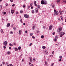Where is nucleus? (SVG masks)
Returning a JSON list of instances; mask_svg holds the SVG:
<instances>
[{
    "instance_id": "obj_1",
    "label": "nucleus",
    "mask_w": 66,
    "mask_h": 66,
    "mask_svg": "<svg viewBox=\"0 0 66 66\" xmlns=\"http://www.w3.org/2000/svg\"><path fill=\"white\" fill-rule=\"evenodd\" d=\"M62 27H60L59 29H58L57 30V32H59V34H62V35H64L65 34V32H62Z\"/></svg>"
},
{
    "instance_id": "obj_2",
    "label": "nucleus",
    "mask_w": 66,
    "mask_h": 66,
    "mask_svg": "<svg viewBox=\"0 0 66 66\" xmlns=\"http://www.w3.org/2000/svg\"><path fill=\"white\" fill-rule=\"evenodd\" d=\"M54 12L55 14L56 15H59V12H58V11H56V10H54Z\"/></svg>"
},
{
    "instance_id": "obj_3",
    "label": "nucleus",
    "mask_w": 66,
    "mask_h": 66,
    "mask_svg": "<svg viewBox=\"0 0 66 66\" xmlns=\"http://www.w3.org/2000/svg\"><path fill=\"white\" fill-rule=\"evenodd\" d=\"M24 16L25 18H28L29 17V16L28 14H25L24 15Z\"/></svg>"
},
{
    "instance_id": "obj_4",
    "label": "nucleus",
    "mask_w": 66,
    "mask_h": 66,
    "mask_svg": "<svg viewBox=\"0 0 66 66\" xmlns=\"http://www.w3.org/2000/svg\"><path fill=\"white\" fill-rule=\"evenodd\" d=\"M3 44L5 46H6L7 45V42L6 41H5L3 43Z\"/></svg>"
},
{
    "instance_id": "obj_5",
    "label": "nucleus",
    "mask_w": 66,
    "mask_h": 66,
    "mask_svg": "<svg viewBox=\"0 0 66 66\" xmlns=\"http://www.w3.org/2000/svg\"><path fill=\"white\" fill-rule=\"evenodd\" d=\"M52 26L50 25L49 27V30H52Z\"/></svg>"
},
{
    "instance_id": "obj_6",
    "label": "nucleus",
    "mask_w": 66,
    "mask_h": 66,
    "mask_svg": "<svg viewBox=\"0 0 66 66\" xmlns=\"http://www.w3.org/2000/svg\"><path fill=\"white\" fill-rule=\"evenodd\" d=\"M35 10L36 13H38V8L36 9Z\"/></svg>"
},
{
    "instance_id": "obj_7",
    "label": "nucleus",
    "mask_w": 66,
    "mask_h": 66,
    "mask_svg": "<svg viewBox=\"0 0 66 66\" xmlns=\"http://www.w3.org/2000/svg\"><path fill=\"white\" fill-rule=\"evenodd\" d=\"M33 60H32V57H30V62H32V61Z\"/></svg>"
},
{
    "instance_id": "obj_8",
    "label": "nucleus",
    "mask_w": 66,
    "mask_h": 66,
    "mask_svg": "<svg viewBox=\"0 0 66 66\" xmlns=\"http://www.w3.org/2000/svg\"><path fill=\"white\" fill-rule=\"evenodd\" d=\"M41 3L42 4H44V1H42L41 2Z\"/></svg>"
},
{
    "instance_id": "obj_9",
    "label": "nucleus",
    "mask_w": 66,
    "mask_h": 66,
    "mask_svg": "<svg viewBox=\"0 0 66 66\" xmlns=\"http://www.w3.org/2000/svg\"><path fill=\"white\" fill-rule=\"evenodd\" d=\"M44 4H47V1H44Z\"/></svg>"
},
{
    "instance_id": "obj_10",
    "label": "nucleus",
    "mask_w": 66,
    "mask_h": 66,
    "mask_svg": "<svg viewBox=\"0 0 66 66\" xmlns=\"http://www.w3.org/2000/svg\"><path fill=\"white\" fill-rule=\"evenodd\" d=\"M10 26V23H8L7 24V27H9Z\"/></svg>"
},
{
    "instance_id": "obj_11",
    "label": "nucleus",
    "mask_w": 66,
    "mask_h": 66,
    "mask_svg": "<svg viewBox=\"0 0 66 66\" xmlns=\"http://www.w3.org/2000/svg\"><path fill=\"white\" fill-rule=\"evenodd\" d=\"M1 33H2L3 34V33H4V32L3 31V30L2 29H1Z\"/></svg>"
},
{
    "instance_id": "obj_12",
    "label": "nucleus",
    "mask_w": 66,
    "mask_h": 66,
    "mask_svg": "<svg viewBox=\"0 0 66 66\" xmlns=\"http://www.w3.org/2000/svg\"><path fill=\"white\" fill-rule=\"evenodd\" d=\"M12 14H14V11L12 10H11Z\"/></svg>"
},
{
    "instance_id": "obj_13",
    "label": "nucleus",
    "mask_w": 66,
    "mask_h": 66,
    "mask_svg": "<svg viewBox=\"0 0 66 66\" xmlns=\"http://www.w3.org/2000/svg\"><path fill=\"white\" fill-rule=\"evenodd\" d=\"M42 48L43 49H46V46H43L42 47Z\"/></svg>"
},
{
    "instance_id": "obj_14",
    "label": "nucleus",
    "mask_w": 66,
    "mask_h": 66,
    "mask_svg": "<svg viewBox=\"0 0 66 66\" xmlns=\"http://www.w3.org/2000/svg\"><path fill=\"white\" fill-rule=\"evenodd\" d=\"M37 7L38 8V9H40V6L39 5H38L37 6Z\"/></svg>"
},
{
    "instance_id": "obj_15",
    "label": "nucleus",
    "mask_w": 66,
    "mask_h": 66,
    "mask_svg": "<svg viewBox=\"0 0 66 66\" xmlns=\"http://www.w3.org/2000/svg\"><path fill=\"white\" fill-rule=\"evenodd\" d=\"M21 34V30H19V34L20 35Z\"/></svg>"
},
{
    "instance_id": "obj_16",
    "label": "nucleus",
    "mask_w": 66,
    "mask_h": 66,
    "mask_svg": "<svg viewBox=\"0 0 66 66\" xmlns=\"http://www.w3.org/2000/svg\"><path fill=\"white\" fill-rule=\"evenodd\" d=\"M9 45L10 46H13V45L11 43L9 44Z\"/></svg>"
},
{
    "instance_id": "obj_17",
    "label": "nucleus",
    "mask_w": 66,
    "mask_h": 66,
    "mask_svg": "<svg viewBox=\"0 0 66 66\" xmlns=\"http://www.w3.org/2000/svg\"><path fill=\"white\" fill-rule=\"evenodd\" d=\"M45 54L46 55L47 54H48V52L47 51H45Z\"/></svg>"
},
{
    "instance_id": "obj_18",
    "label": "nucleus",
    "mask_w": 66,
    "mask_h": 66,
    "mask_svg": "<svg viewBox=\"0 0 66 66\" xmlns=\"http://www.w3.org/2000/svg\"><path fill=\"white\" fill-rule=\"evenodd\" d=\"M57 3H60V0H57Z\"/></svg>"
},
{
    "instance_id": "obj_19",
    "label": "nucleus",
    "mask_w": 66,
    "mask_h": 66,
    "mask_svg": "<svg viewBox=\"0 0 66 66\" xmlns=\"http://www.w3.org/2000/svg\"><path fill=\"white\" fill-rule=\"evenodd\" d=\"M54 42H56V41H57V39H56V38H55V39H54Z\"/></svg>"
},
{
    "instance_id": "obj_20",
    "label": "nucleus",
    "mask_w": 66,
    "mask_h": 66,
    "mask_svg": "<svg viewBox=\"0 0 66 66\" xmlns=\"http://www.w3.org/2000/svg\"><path fill=\"white\" fill-rule=\"evenodd\" d=\"M35 28V26H34L32 27L33 29V30H34Z\"/></svg>"
},
{
    "instance_id": "obj_21",
    "label": "nucleus",
    "mask_w": 66,
    "mask_h": 66,
    "mask_svg": "<svg viewBox=\"0 0 66 66\" xmlns=\"http://www.w3.org/2000/svg\"><path fill=\"white\" fill-rule=\"evenodd\" d=\"M31 12L32 13H33V14L34 13H35V12H34V10H32L31 11Z\"/></svg>"
},
{
    "instance_id": "obj_22",
    "label": "nucleus",
    "mask_w": 66,
    "mask_h": 66,
    "mask_svg": "<svg viewBox=\"0 0 66 66\" xmlns=\"http://www.w3.org/2000/svg\"><path fill=\"white\" fill-rule=\"evenodd\" d=\"M54 65V63H52V64H51V66H53Z\"/></svg>"
},
{
    "instance_id": "obj_23",
    "label": "nucleus",
    "mask_w": 66,
    "mask_h": 66,
    "mask_svg": "<svg viewBox=\"0 0 66 66\" xmlns=\"http://www.w3.org/2000/svg\"><path fill=\"white\" fill-rule=\"evenodd\" d=\"M59 12L60 14V15H62V12L61 11H59Z\"/></svg>"
},
{
    "instance_id": "obj_24",
    "label": "nucleus",
    "mask_w": 66,
    "mask_h": 66,
    "mask_svg": "<svg viewBox=\"0 0 66 66\" xmlns=\"http://www.w3.org/2000/svg\"><path fill=\"white\" fill-rule=\"evenodd\" d=\"M10 53H11V52L10 51H8L7 52V54H10Z\"/></svg>"
},
{
    "instance_id": "obj_25",
    "label": "nucleus",
    "mask_w": 66,
    "mask_h": 66,
    "mask_svg": "<svg viewBox=\"0 0 66 66\" xmlns=\"http://www.w3.org/2000/svg\"><path fill=\"white\" fill-rule=\"evenodd\" d=\"M20 49H21V47L20 46H19L18 47V50H20Z\"/></svg>"
},
{
    "instance_id": "obj_26",
    "label": "nucleus",
    "mask_w": 66,
    "mask_h": 66,
    "mask_svg": "<svg viewBox=\"0 0 66 66\" xmlns=\"http://www.w3.org/2000/svg\"><path fill=\"white\" fill-rule=\"evenodd\" d=\"M44 37V35H42L41 36V38H43Z\"/></svg>"
},
{
    "instance_id": "obj_27",
    "label": "nucleus",
    "mask_w": 66,
    "mask_h": 66,
    "mask_svg": "<svg viewBox=\"0 0 66 66\" xmlns=\"http://www.w3.org/2000/svg\"><path fill=\"white\" fill-rule=\"evenodd\" d=\"M59 58L60 59H62V56H59Z\"/></svg>"
},
{
    "instance_id": "obj_28",
    "label": "nucleus",
    "mask_w": 66,
    "mask_h": 66,
    "mask_svg": "<svg viewBox=\"0 0 66 66\" xmlns=\"http://www.w3.org/2000/svg\"><path fill=\"white\" fill-rule=\"evenodd\" d=\"M18 50V48H16L15 49V51H17Z\"/></svg>"
},
{
    "instance_id": "obj_29",
    "label": "nucleus",
    "mask_w": 66,
    "mask_h": 66,
    "mask_svg": "<svg viewBox=\"0 0 66 66\" xmlns=\"http://www.w3.org/2000/svg\"><path fill=\"white\" fill-rule=\"evenodd\" d=\"M30 36H32V35H33V33H30Z\"/></svg>"
},
{
    "instance_id": "obj_30",
    "label": "nucleus",
    "mask_w": 66,
    "mask_h": 66,
    "mask_svg": "<svg viewBox=\"0 0 66 66\" xmlns=\"http://www.w3.org/2000/svg\"><path fill=\"white\" fill-rule=\"evenodd\" d=\"M13 32H12V31H11L10 32V34H13Z\"/></svg>"
},
{
    "instance_id": "obj_31",
    "label": "nucleus",
    "mask_w": 66,
    "mask_h": 66,
    "mask_svg": "<svg viewBox=\"0 0 66 66\" xmlns=\"http://www.w3.org/2000/svg\"><path fill=\"white\" fill-rule=\"evenodd\" d=\"M8 4H7V3H6L5 4V5H6V6H7V7L8 6Z\"/></svg>"
},
{
    "instance_id": "obj_32",
    "label": "nucleus",
    "mask_w": 66,
    "mask_h": 66,
    "mask_svg": "<svg viewBox=\"0 0 66 66\" xmlns=\"http://www.w3.org/2000/svg\"><path fill=\"white\" fill-rule=\"evenodd\" d=\"M2 64L3 65H4L5 64V62H2Z\"/></svg>"
},
{
    "instance_id": "obj_33",
    "label": "nucleus",
    "mask_w": 66,
    "mask_h": 66,
    "mask_svg": "<svg viewBox=\"0 0 66 66\" xmlns=\"http://www.w3.org/2000/svg\"><path fill=\"white\" fill-rule=\"evenodd\" d=\"M32 43H31L29 45V46H31L32 45Z\"/></svg>"
},
{
    "instance_id": "obj_34",
    "label": "nucleus",
    "mask_w": 66,
    "mask_h": 66,
    "mask_svg": "<svg viewBox=\"0 0 66 66\" xmlns=\"http://www.w3.org/2000/svg\"><path fill=\"white\" fill-rule=\"evenodd\" d=\"M54 5H52V7L53 9H54Z\"/></svg>"
},
{
    "instance_id": "obj_35",
    "label": "nucleus",
    "mask_w": 66,
    "mask_h": 66,
    "mask_svg": "<svg viewBox=\"0 0 66 66\" xmlns=\"http://www.w3.org/2000/svg\"><path fill=\"white\" fill-rule=\"evenodd\" d=\"M34 4H36V1H35L34 2Z\"/></svg>"
},
{
    "instance_id": "obj_36",
    "label": "nucleus",
    "mask_w": 66,
    "mask_h": 66,
    "mask_svg": "<svg viewBox=\"0 0 66 66\" xmlns=\"http://www.w3.org/2000/svg\"><path fill=\"white\" fill-rule=\"evenodd\" d=\"M3 47L4 49H6V47L5 46H4Z\"/></svg>"
},
{
    "instance_id": "obj_37",
    "label": "nucleus",
    "mask_w": 66,
    "mask_h": 66,
    "mask_svg": "<svg viewBox=\"0 0 66 66\" xmlns=\"http://www.w3.org/2000/svg\"><path fill=\"white\" fill-rule=\"evenodd\" d=\"M63 36V35L62 34H61L60 35V37H62V36Z\"/></svg>"
},
{
    "instance_id": "obj_38",
    "label": "nucleus",
    "mask_w": 66,
    "mask_h": 66,
    "mask_svg": "<svg viewBox=\"0 0 66 66\" xmlns=\"http://www.w3.org/2000/svg\"><path fill=\"white\" fill-rule=\"evenodd\" d=\"M20 13H23V11H21V10L20 11Z\"/></svg>"
},
{
    "instance_id": "obj_39",
    "label": "nucleus",
    "mask_w": 66,
    "mask_h": 66,
    "mask_svg": "<svg viewBox=\"0 0 66 66\" xmlns=\"http://www.w3.org/2000/svg\"><path fill=\"white\" fill-rule=\"evenodd\" d=\"M33 4H32V3H31L30 4V6H32V5Z\"/></svg>"
},
{
    "instance_id": "obj_40",
    "label": "nucleus",
    "mask_w": 66,
    "mask_h": 66,
    "mask_svg": "<svg viewBox=\"0 0 66 66\" xmlns=\"http://www.w3.org/2000/svg\"><path fill=\"white\" fill-rule=\"evenodd\" d=\"M13 45H16V43H13Z\"/></svg>"
},
{
    "instance_id": "obj_41",
    "label": "nucleus",
    "mask_w": 66,
    "mask_h": 66,
    "mask_svg": "<svg viewBox=\"0 0 66 66\" xmlns=\"http://www.w3.org/2000/svg\"><path fill=\"white\" fill-rule=\"evenodd\" d=\"M32 38H33L34 39L35 38V37H34V36H32Z\"/></svg>"
},
{
    "instance_id": "obj_42",
    "label": "nucleus",
    "mask_w": 66,
    "mask_h": 66,
    "mask_svg": "<svg viewBox=\"0 0 66 66\" xmlns=\"http://www.w3.org/2000/svg\"><path fill=\"white\" fill-rule=\"evenodd\" d=\"M30 66H34V65L33 64H31Z\"/></svg>"
},
{
    "instance_id": "obj_43",
    "label": "nucleus",
    "mask_w": 66,
    "mask_h": 66,
    "mask_svg": "<svg viewBox=\"0 0 66 66\" xmlns=\"http://www.w3.org/2000/svg\"><path fill=\"white\" fill-rule=\"evenodd\" d=\"M13 29L14 30H16V28H15V27H14L13 28Z\"/></svg>"
},
{
    "instance_id": "obj_44",
    "label": "nucleus",
    "mask_w": 66,
    "mask_h": 66,
    "mask_svg": "<svg viewBox=\"0 0 66 66\" xmlns=\"http://www.w3.org/2000/svg\"><path fill=\"white\" fill-rule=\"evenodd\" d=\"M53 35H54L55 34V32H53Z\"/></svg>"
},
{
    "instance_id": "obj_45",
    "label": "nucleus",
    "mask_w": 66,
    "mask_h": 66,
    "mask_svg": "<svg viewBox=\"0 0 66 66\" xmlns=\"http://www.w3.org/2000/svg\"><path fill=\"white\" fill-rule=\"evenodd\" d=\"M12 6H15V4H13L12 5Z\"/></svg>"
},
{
    "instance_id": "obj_46",
    "label": "nucleus",
    "mask_w": 66,
    "mask_h": 66,
    "mask_svg": "<svg viewBox=\"0 0 66 66\" xmlns=\"http://www.w3.org/2000/svg\"><path fill=\"white\" fill-rule=\"evenodd\" d=\"M10 66H13V65L12 64H9Z\"/></svg>"
},
{
    "instance_id": "obj_47",
    "label": "nucleus",
    "mask_w": 66,
    "mask_h": 66,
    "mask_svg": "<svg viewBox=\"0 0 66 66\" xmlns=\"http://www.w3.org/2000/svg\"><path fill=\"white\" fill-rule=\"evenodd\" d=\"M52 54H54V51H53L52 52Z\"/></svg>"
},
{
    "instance_id": "obj_48",
    "label": "nucleus",
    "mask_w": 66,
    "mask_h": 66,
    "mask_svg": "<svg viewBox=\"0 0 66 66\" xmlns=\"http://www.w3.org/2000/svg\"><path fill=\"white\" fill-rule=\"evenodd\" d=\"M1 9H2V6L1 5H0V6Z\"/></svg>"
},
{
    "instance_id": "obj_49",
    "label": "nucleus",
    "mask_w": 66,
    "mask_h": 66,
    "mask_svg": "<svg viewBox=\"0 0 66 66\" xmlns=\"http://www.w3.org/2000/svg\"><path fill=\"white\" fill-rule=\"evenodd\" d=\"M4 15L6 14V12H4Z\"/></svg>"
},
{
    "instance_id": "obj_50",
    "label": "nucleus",
    "mask_w": 66,
    "mask_h": 66,
    "mask_svg": "<svg viewBox=\"0 0 66 66\" xmlns=\"http://www.w3.org/2000/svg\"><path fill=\"white\" fill-rule=\"evenodd\" d=\"M35 6H37V4H35Z\"/></svg>"
},
{
    "instance_id": "obj_51",
    "label": "nucleus",
    "mask_w": 66,
    "mask_h": 66,
    "mask_svg": "<svg viewBox=\"0 0 66 66\" xmlns=\"http://www.w3.org/2000/svg\"><path fill=\"white\" fill-rule=\"evenodd\" d=\"M16 15H17V14H18V12H16Z\"/></svg>"
},
{
    "instance_id": "obj_52",
    "label": "nucleus",
    "mask_w": 66,
    "mask_h": 66,
    "mask_svg": "<svg viewBox=\"0 0 66 66\" xmlns=\"http://www.w3.org/2000/svg\"><path fill=\"white\" fill-rule=\"evenodd\" d=\"M9 49H11V47H10L9 48Z\"/></svg>"
},
{
    "instance_id": "obj_53",
    "label": "nucleus",
    "mask_w": 66,
    "mask_h": 66,
    "mask_svg": "<svg viewBox=\"0 0 66 66\" xmlns=\"http://www.w3.org/2000/svg\"><path fill=\"white\" fill-rule=\"evenodd\" d=\"M45 64H46V65H47V62H45Z\"/></svg>"
},
{
    "instance_id": "obj_54",
    "label": "nucleus",
    "mask_w": 66,
    "mask_h": 66,
    "mask_svg": "<svg viewBox=\"0 0 66 66\" xmlns=\"http://www.w3.org/2000/svg\"><path fill=\"white\" fill-rule=\"evenodd\" d=\"M11 2H13V0H10Z\"/></svg>"
},
{
    "instance_id": "obj_55",
    "label": "nucleus",
    "mask_w": 66,
    "mask_h": 66,
    "mask_svg": "<svg viewBox=\"0 0 66 66\" xmlns=\"http://www.w3.org/2000/svg\"><path fill=\"white\" fill-rule=\"evenodd\" d=\"M63 2H65V3H66V1H63Z\"/></svg>"
},
{
    "instance_id": "obj_56",
    "label": "nucleus",
    "mask_w": 66,
    "mask_h": 66,
    "mask_svg": "<svg viewBox=\"0 0 66 66\" xmlns=\"http://www.w3.org/2000/svg\"><path fill=\"white\" fill-rule=\"evenodd\" d=\"M23 25H24V26L26 25V23H23Z\"/></svg>"
},
{
    "instance_id": "obj_57",
    "label": "nucleus",
    "mask_w": 66,
    "mask_h": 66,
    "mask_svg": "<svg viewBox=\"0 0 66 66\" xmlns=\"http://www.w3.org/2000/svg\"><path fill=\"white\" fill-rule=\"evenodd\" d=\"M45 28H46V27H45V26H44L43 27V29H45Z\"/></svg>"
},
{
    "instance_id": "obj_58",
    "label": "nucleus",
    "mask_w": 66,
    "mask_h": 66,
    "mask_svg": "<svg viewBox=\"0 0 66 66\" xmlns=\"http://www.w3.org/2000/svg\"><path fill=\"white\" fill-rule=\"evenodd\" d=\"M33 8V6H31V9H32Z\"/></svg>"
},
{
    "instance_id": "obj_59",
    "label": "nucleus",
    "mask_w": 66,
    "mask_h": 66,
    "mask_svg": "<svg viewBox=\"0 0 66 66\" xmlns=\"http://www.w3.org/2000/svg\"><path fill=\"white\" fill-rule=\"evenodd\" d=\"M58 37H57V36H56L55 38H57Z\"/></svg>"
},
{
    "instance_id": "obj_60",
    "label": "nucleus",
    "mask_w": 66,
    "mask_h": 66,
    "mask_svg": "<svg viewBox=\"0 0 66 66\" xmlns=\"http://www.w3.org/2000/svg\"><path fill=\"white\" fill-rule=\"evenodd\" d=\"M25 32L26 33H27V30L26 31H25Z\"/></svg>"
},
{
    "instance_id": "obj_61",
    "label": "nucleus",
    "mask_w": 66,
    "mask_h": 66,
    "mask_svg": "<svg viewBox=\"0 0 66 66\" xmlns=\"http://www.w3.org/2000/svg\"><path fill=\"white\" fill-rule=\"evenodd\" d=\"M22 19H21L20 22H22Z\"/></svg>"
},
{
    "instance_id": "obj_62",
    "label": "nucleus",
    "mask_w": 66,
    "mask_h": 66,
    "mask_svg": "<svg viewBox=\"0 0 66 66\" xmlns=\"http://www.w3.org/2000/svg\"><path fill=\"white\" fill-rule=\"evenodd\" d=\"M62 61V60L61 59L59 60V61Z\"/></svg>"
},
{
    "instance_id": "obj_63",
    "label": "nucleus",
    "mask_w": 66,
    "mask_h": 66,
    "mask_svg": "<svg viewBox=\"0 0 66 66\" xmlns=\"http://www.w3.org/2000/svg\"><path fill=\"white\" fill-rule=\"evenodd\" d=\"M61 19H62V20H63V18H62Z\"/></svg>"
},
{
    "instance_id": "obj_64",
    "label": "nucleus",
    "mask_w": 66,
    "mask_h": 66,
    "mask_svg": "<svg viewBox=\"0 0 66 66\" xmlns=\"http://www.w3.org/2000/svg\"><path fill=\"white\" fill-rule=\"evenodd\" d=\"M23 7H25V6L24 5H23Z\"/></svg>"
}]
</instances>
